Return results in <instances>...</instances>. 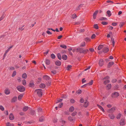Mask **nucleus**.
<instances>
[{
	"label": "nucleus",
	"instance_id": "60",
	"mask_svg": "<svg viewBox=\"0 0 126 126\" xmlns=\"http://www.w3.org/2000/svg\"><path fill=\"white\" fill-rule=\"evenodd\" d=\"M68 119L70 121H72L73 120L72 117L71 116L69 117H68Z\"/></svg>",
	"mask_w": 126,
	"mask_h": 126
},
{
	"label": "nucleus",
	"instance_id": "22",
	"mask_svg": "<svg viewBox=\"0 0 126 126\" xmlns=\"http://www.w3.org/2000/svg\"><path fill=\"white\" fill-rule=\"evenodd\" d=\"M107 13L109 17H110L111 15V12L109 10H108L107 12Z\"/></svg>",
	"mask_w": 126,
	"mask_h": 126
},
{
	"label": "nucleus",
	"instance_id": "37",
	"mask_svg": "<svg viewBox=\"0 0 126 126\" xmlns=\"http://www.w3.org/2000/svg\"><path fill=\"white\" fill-rule=\"evenodd\" d=\"M114 63L113 62H110L108 64V67H110V65H112L114 64Z\"/></svg>",
	"mask_w": 126,
	"mask_h": 126
},
{
	"label": "nucleus",
	"instance_id": "26",
	"mask_svg": "<svg viewBox=\"0 0 126 126\" xmlns=\"http://www.w3.org/2000/svg\"><path fill=\"white\" fill-rule=\"evenodd\" d=\"M29 109V107L28 106H25L23 109V110L24 111H26L28 110Z\"/></svg>",
	"mask_w": 126,
	"mask_h": 126
},
{
	"label": "nucleus",
	"instance_id": "33",
	"mask_svg": "<svg viewBox=\"0 0 126 126\" xmlns=\"http://www.w3.org/2000/svg\"><path fill=\"white\" fill-rule=\"evenodd\" d=\"M60 47L64 49H66L67 48L66 46L64 45H60Z\"/></svg>",
	"mask_w": 126,
	"mask_h": 126
},
{
	"label": "nucleus",
	"instance_id": "55",
	"mask_svg": "<svg viewBox=\"0 0 126 126\" xmlns=\"http://www.w3.org/2000/svg\"><path fill=\"white\" fill-rule=\"evenodd\" d=\"M124 25V23L123 22H121L120 23L119 25V26L120 28L122 27L123 25Z\"/></svg>",
	"mask_w": 126,
	"mask_h": 126
},
{
	"label": "nucleus",
	"instance_id": "41",
	"mask_svg": "<svg viewBox=\"0 0 126 126\" xmlns=\"http://www.w3.org/2000/svg\"><path fill=\"white\" fill-rule=\"evenodd\" d=\"M51 57L52 59H54L55 58V55L53 54H52L51 55Z\"/></svg>",
	"mask_w": 126,
	"mask_h": 126
},
{
	"label": "nucleus",
	"instance_id": "27",
	"mask_svg": "<svg viewBox=\"0 0 126 126\" xmlns=\"http://www.w3.org/2000/svg\"><path fill=\"white\" fill-rule=\"evenodd\" d=\"M46 63L47 65H49L50 63V61L48 59H46Z\"/></svg>",
	"mask_w": 126,
	"mask_h": 126
},
{
	"label": "nucleus",
	"instance_id": "58",
	"mask_svg": "<svg viewBox=\"0 0 126 126\" xmlns=\"http://www.w3.org/2000/svg\"><path fill=\"white\" fill-rule=\"evenodd\" d=\"M34 84L33 83H30V86L31 87H32L33 86Z\"/></svg>",
	"mask_w": 126,
	"mask_h": 126
},
{
	"label": "nucleus",
	"instance_id": "50",
	"mask_svg": "<svg viewBox=\"0 0 126 126\" xmlns=\"http://www.w3.org/2000/svg\"><path fill=\"white\" fill-rule=\"evenodd\" d=\"M16 72L15 71H14L13 72L12 75V77H14L16 75Z\"/></svg>",
	"mask_w": 126,
	"mask_h": 126
},
{
	"label": "nucleus",
	"instance_id": "61",
	"mask_svg": "<svg viewBox=\"0 0 126 126\" xmlns=\"http://www.w3.org/2000/svg\"><path fill=\"white\" fill-rule=\"evenodd\" d=\"M90 51L91 52H93L94 51V49L93 48H90L89 49Z\"/></svg>",
	"mask_w": 126,
	"mask_h": 126
},
{
	"label": "nucleus",
	"instance_id": "31",
	"mask_svg": "<svg viewBox=\"0 0 126 126\" xmlns=\"http://www.w3.org/2000/svg\"><path fill=\"white\" fill-rule=\"evenodd\" d=\"M57 57L59 59L61 60V54L60 53H58L57 54Z\"/></svg>",
	"mask_w": 126,
	"mask_h": 126
},
{
	"label": "nucleus",
	"instance_id": "48",
	"mask_svg": "<svg viewBox=\"0 0 126 126\" xmlns=\"http://www.w3.org/2000/svg\"><path fill=\"white\" fill-rule=\"evenodd\" d=\"M96 37V35L95 34H93L91 36L92 39H94Z\"/></svg>",
	"mask_w": 126,
	"mask_h": 126
},
{
	"label": "nucleus",
	"instance_id": "2",
	"mask_svg": "<svg viewBox=\"0 0 126 126\" xmlns=\"http://www.w3.org/2000/svg\"><path fill=\"white\" fill-rule=\"evenodd\" d=\"M110 77L108 76H106L104 78H103L102 80H104V83L105 84H106L109 83L110 82V81L109 80Z\"/></svg>",
	"mask_w": 126,
	"mask_h": 126
},
{
	"label": "nucleus",
	"instance_id": "52",
	"mask_svg": "<svg viewBox=\"0 0 126 126\" xmlns=\"http://www.w3.org/2000/svg\"><path fill=\"white\" fill-rule=\"evenodd\" d=\"M111 86V84H108L107 85V87L109 89H110Z\"/></svg>",
	"mask_w": 126,
	"mask_h": 126
},
{
	"label": "nucleus",
	"instance_id": "25",
	"mask_svg": "<svg viewBox=\"0 0 126 126\" xmlns=\"http://www.w3.org/2000/svg\"><path fill=\"white\" fill-rule=\"evenodd\" d=\"M27 74L25 73H24L23 74L22 76V77L23 78L25 79L27 78Z\"/></svg>",
	"mask_w": 126,
	"mask_h": 126
},
{
	"label": "nucleus",
	"instance_id": "13",
	"mask_svg": "<svg viewBox=\"0 0 126 126\" xmlns=\"http://www.w3.org/2000/svg\"><path fill=\"white\" fill-rule=\"evenodd\" d=\"M63 104L62 103H59V105L58 107H56V109L57 110V108H61L63 106Z\"/></svg>",
	"mask_w": 126,
	"mask_h": 126
},
{
	"label": "nucleus",
	"instance_id": "15",
	"mask_svg": "<svg viewBox=\"0 0 126 126\" xmlns=\"http://www.w3.org/2000/svg\"><path fill=\"white\" fill-rule=\"evenodd\" d=\"M74 110V107L73 106H71L69 108V111L70 112H72Z\"/></svg>",
	"mask_w": 126,
	"mask_h": 126
},
{
	"label": "nucleus",
	"instance_id": "56",
	"mask_svg": "<svg viewBox=\"0 0 126 126\" xmlns=\"http://www.w3.org/2000/svg\"><path fill=\"white\" fill-rule=\"evenodd\" d=\"M10 50V48H8V49L6 50L5 51V53L4 54V56H5V55Z\"/></svg>",
	"mask_w": 126,
	"mask_h": 126
},
{
	"label": "nucleus",
	"instance_id": "63",
	"mask_svg": "<svg viewBox=\"0 0 126 126\" xmlns=\"http://www.w3.org/2000/svg\"><path fill=\"white\" fill-rule=\"evenodd\" d=\"M63 36L62 35H60L57 38L58 39H60Z\"/></svg>",
	"mask_w": 126,
	"mask_h": 126
},
{
	"label": "nucleus",
	"instance_id": "40",
	"mask_svg": "<svg viewBox=\"0 0 126 126\" xmlns=\"http://www.w3.org/2000/svg\"><path fill=\"white\" fill-rule=\"evenodd\" d=\"M77 16L75 14H73L72 16V17L73 19H74L77 17Z\"/></svg>",
	"mask_w": 126,
	"mask_h": 126
},
{
	"label": "nucleus",
	"instance_id": "32",
	"mask_svg": "<svg viewBox=\"0 0 126 126\" xmlns=\"http://www.w3.org/2000/svg\"><path fill=\"white\" fill-rule=\"evenodd\" d=\"M121 115H122L120 113L118 114L116 117V118L117 119H120V118L121 117Z\"/></svg>",
	"mask_w": 126,
	"mask_h": 126
},
{
	"label": "nucleus",
	"instance_id": "43",
	"mask_svg": "<svg viewBox=\"0 0 126 126\" xmlns=\"http://www.w3.org/2000/svg\"><path fill=\"white\" fill-rule=\"evenodd\" d=\"M101 24L103 25H105L108 24V22L105 21H102L101 22Z\"/></svg>",
	"mask_w": 126,
	"mask_h": 126
},
{
	"label": "nucleus",
	"instance_id": "20",
	"mask_svg": "<svg viewBox=\"0 0 126 126\" xmlns=\"http://www.w3.org/2000/svg\"><path fill=\"white\" fill-rule=\"evenodd\" d=\"M89 105V102L86 101L85 102L84 104V106L85 107H87Z\"/></svg>",
	"mask_w": 126,
	"mask_h": 126
},
{
	"label": "nucleus",
	"instance_id": "5",
	"mask_svg": "<svg viewBox=\"0 0 126 126\" xmlns=\"http://www.w3.org/2000/svg\"><path fill=\"white\" fill-rule=\"evenodd\" d=\"M120 124L122 126H124L125 124V119L124 118H122L120 122Z\"/></svg>",
	"mask_w": 126,
	"mask_h": 126
},
{
	"label": "nucleus",
	"instance_id": "11",
	"mask_svg": "<svg viewBox=\"0 0 126 126\" xmlns=\"http://www.w3.org/2000/svg\"><path fill=\"white\" fill-rule=\"evenodd\" d=\"M9 118L11 120H13L14 119V117L12 113H11L9 115Z\"/></svg>",
	"mask_w": 126,
	"mask_h": 126
},
{
	"label": "nucleus",
	"instance_id": "14",
	"mask_svg": "<svg viewBox=\"0 0 126 126\" xmlns=\"http://www.w3.org/2000/svg\"><path fill=\"white\" fill-rule=\"evenodd\" d=\"M103 45H99L98 47V50H100L101 49L103 48Z\"/></svg>",
	"mask_w": 126,
	"mask_h": 126
},
{
	"label": "nucleus",
	"instance_id": "19",
	"mask_svg": "<svg viewBox=\"0 0 126 126\" xmlns=\"http://www.w3.org/2000/svg\"><path fill=\"white\" fill-rule=\"evenodd\" d=\"M23 95V94H21L19 95L18 97V100H20L22 97Z\"/></svg>",
	"mask_w": 126,
	"mask_h": 126
},
{
	"label": "nucleus",
	"instance_id": "47",
	"mask_svg": "<svg viewBox=\"0 0 126 126\" xmlns=\"http://www.w3.org/2000/svg\"><path fill=\"white\" fill-rule=\"evenodd\" d=\"M75 100L73 99H71L70 100V102L72 103H74L75 102Z\"/></svg>",
	"mask_w": 126,
	"mask_h": 126
},
{
	"label": "nucleus",
	"instance_id": "64",
	"mask_svg": "<svg viewBox=\"0 0 126 126\" xmlns=\"http://www.w3.org/2000/svg\"><path fill=\"white\" fill-rule=\"evenodd\" d=\"M15 69V68L12 67H11L10 68V70H13Z\"/></svg>",
	"mask_w": 126,
	"mask_h": 126
},
{
	"label": "nucleus",
	"instance_id": "29",
	"mask_svg": "<svg viewBox=\"0 0 126 126\" xmlns=\"http://www.w3.org/2000/svg\"><path fill=\"white\" fill-rule=\"evenodd\" d=\"M94 27L96 29H98L99 28V27L97 24H95L94 25Z\"/></svg>",
	"mask_w": 126,
	"mask_h": 126
},
{
	"label": "nucleus",
	"instance_id": "53",
	"mask_svg": "<svg viewBox=\"0 0 126 126\" xmlns=\"http://www.w3.org/2000/svg\"><path fill=\"white\" fill-rule=\"evenodd\" d=\"M107 18L106 17H103L101 18V19H100L101 20H107Z\"/></svg>",
	"mask_w": 126,
	"mask_h": 126
},
{
	"label": "nucleus",
	"instance_id": "51",
	"mask_svg": "<svg viewBox=\"0 0 126 126\" xmlns=\"http://www.w3.org/2000/svg\"><path fill=\"white\" fill-rule=\"evenodd\" d=\"M0 109L2 111H3L4 110V108L2 106H0Z\"/></svg>",
	"mask_w": 126,
	"mask_h": 126
},
{
	"label": "nucleus",
	"instance_id": "44",
	"mask_svg": "<svg viewBox=\"0 0 126 126\" xmlns=\"http://www.w3.org/2000/svg\"><path fill=\"white\" fill-rule=\"evenodd\" d=\"M72 67V66L71 65H68L67 66V70H69Z\"/></svg>",
	"mask_w": 126,
	"mask_h": 126
},
{
	"label": "nucleus",
	"instance_id": "45",
	"mask_svg": "<svg viewBox=\"0 0 126 126\" xmlns=\"http://www.w3.org/2000/svg\"><path fill=\"white\" fill-rule=\"evenodd\" d=\"M31 114L32 115H33L35 114V112L34 110H32L31 111Z\"/></svg>",
	"mask_w": 126,
	"mask_h": 126
},
{
	"label": "nucleus",
	"instance_id": "49",
	"mask_svg": "<svg viewBox=\"0 0 126 126\" xmlns=\"http://www.w3.org/2000/svg\"><path fill=\"white\" fill-rule=\"evenodd\" d=\"M22 83L23 85H25L26 83V81L25 80H23L22 81Z\"/></svg>",
	"mask_w": 126,
	"mask_h": 126
},
{
	"label": "nucleus",
	"instance_id": "4",
	"mask_svg": "<svg viewBox=\"0 0 126 126\" xmlns=\"http://www.w3.org/2000/svg\"><path fill=\"white\" fill-rule=\"evenodd\" d=\"M119 94L117 92L113 93L112 95V96L113 98L117 97L119 96Z\"/></svg>",
	"mask_w": 126,
	"mask_h": 126
},
{
	"label": "nucleus",
	"instance_id": "24",
	"mask_svg": "<svg viewBox=\"0 0 126 126\" xmlns=\"http://www.w3.org/2000/svg\"><path fill=\"white\" fill-rule=\"evenodd\" d=\"M109 117H110V118L111 119H113L115 118V116L114 115L112 114H111L110 115H109Z\"/></svg>",
	"mask_w": 126,
	"mask_h": 126
},
{
	"label": "nucleus",
	"instance_id": "59",
	"mask_svg": "<svg viewBox=\"0 0 126 126\" xmlns=\"http://www.w3.org/2000/svg\"><path fill=\"white\" fill-rule=\"evenodd\" d=\"M117 24V23H112V25L113 26H116Z\"/></svg>",
	"mask_w": 126,
	"mask_h": 126
},
{
	"label": "nucleus",
	"instance_id": "57",
	"mask_svg": "<svg viewBox=\"0 0 126 126\" xmlns=\"http://www.w3.org/2000/svg\"><path fill=\"white\" fill-rule=\"evenodd\" d=\"M80 102L81 103H83L84 101V99L82 98H81L80 101Z\"/></svg>",
	"mask_w": 126,
	"mask_h": 126
},
{
	"label": "nucleus",
	"instance_id": "17",
	"mask_svg": "<svg viewBox=\"0 0 126 126\" xmlns=\"http://www.w3.org/2000/svg\"><path fill=\"white\" fill-rule=\"evenodd\" d=\"M97 106L103 112H104L105 110L102 106L98 105H97Z\"/></svg>",
	"mask_w": 126,
	"mask_h": 126
},
{
	"label": "nucleus",
	"instance_id": "42",
	"mask_svg": "<svg viewBox=\"0 0 126 126\" xmlns=\"http://www.w3.org/2000/svg\"><path fill=\"white\" fill-rule=\"evenodd\" d=\"M82 91L80 90H78L77 92L76 93H77L79 94H80L81 93Z\"/></svg>",
	"mask_w": 126,
	"mask_h": 126
},
{
	"label": "nucleus",
	"instance_id": "46",
	"mask_svg": "<svg viewBox=\"0 0 126 126\" xmlns=\"http://www.w3.org/2000/svg\"><path fill=\"white\" fill-rule=\"evenodd\" d=\"M112 32H109V34H108L107 35V37H108V38H109L110 37V35H111L112 34Z\"/></svg>",
	"mask_w": 126,
	"mask_h": 126
},
{
	"label": "nucleus",
	"instance_id": "28",
	"mask_svg": "<svg viewBox=\"0 0 126 126\" xmlns=\"http://www.w3.org/2000/svg\"><path fill=\"white\" fill-rule=\"evenodd\" d=\"M93 80H91L90 82H89L87 84H85V85H91L93 84Z\"/></svg>",
	"mask_w": 126,
	"mask_h": 126
},
{
	"label": "nucleus",
	"instance_id": "36",
	"mask_svg": "<svg viewBox=\"0 0 126 126\" xmlns=\"http://www.w3.org/2000/svg\"><path fill=\"white\" fill-rule=\"evenodd\" d=\"M85 41L86 42H90L91 39L90 38L87 37L85 39Z\"/></svg>",
	"mask_w": 126,
	"mask_h": 126
},
{
	"label": "nucleus",
	"instance_id": "54",
	"mask_svg": "<svg viewBox=\"0 0 126 126\" xmlns=\"http://www.w3.org/2000/svg\"><path fill=\"white\" fill-rule=\"evenodd\" d=\"M77 113L76 112H74L72 113V115L73 116H74L76 115Z\"/></svg>",
	"mask_w": 126,
	"mask_h": 126
},
{
	"label": "nucleus",
	"instance_id": "62",
	"mask_svg": "<svg viewBox=\"0 0 126 126\" xmlns=\"http://www.w3.org/2000/svg\"><path fill=\"white\" fill-rule=\"evenodd\" d=\"M47 33L49 35H51L52 34L51 32H50L49 31H47Z\"/></svg>",
	"mask_w": 126,
	"mask_h": 126
},
{
	"label": "nucleus",
	"instance_id": "9",
	"mask_svg": "<svg viewBox=\"0 0 126 126\" xmlns=\"http://www.w3.org/2000/svg\"><path fill=\"white\" fill-rule=\"evenodd\" d=\"M109 49L107 47H104L103 49V52L104 53H107L109 51Z\"/></svg>",
	"mask_w": 126,
	"mask_h": 126
},
{
	"label": "nucleus",
	"instance_id": "21",
	"mask_svg": "<svg viewBox=\"0 0 126 126\" xmlns=\"http://www.w3.org/2000/svg\"><path fill=\"white\" fill-rule=\"evenodd\" d=\"M62 58L63 60H66L67 59V56L66 55H64L62 56Z\"/></svg>",
	"mask_w": 126,
	"mask_h": 126
},
{
	"label": "nucleus",
	"instance_id": "38",
	"mask_svg": "<svg viewBox=\"0 0 126 126\" xmlns=\"http://www.w3.org/2000/svg\"><path fill=\"white\" fill-rule=\"evenodd\" d=\"M85 43L84 42H82L80 46L81 47H83L85 46Z\"/></svg>",
	"mask_w": 126,
	"mask_h": 126
},
{
	"label": "nucleus",
	"instance_id": "34",
	"mask_svg": "<svg viewBox=\"0 0 126 126\" xmlns=\"http://www.w3.org/2000/svg\"><path fill=\"white\" fill-rule=\"evenodd\" d=\"M6 125L7 126H13V124H11L10 123L8 122L6 123Z\"/></svg>",
	"mask_w": 126,
	"mask_h": 126
},
{
	"label": "nucleus",
	"instance_id": "8",
	"mask_svg": "<svg viewBox=\"0 0 126 126\" xmlns=\"http://www.w3.org/2000/svg\"><path fill=\"white\" fill-rule=\"evenodd\" d=\"M88 51V49H86L85 50H83L82 49L81 50L80 52V53H87Z\"/></svg>",
	"mask_w": 126,
	"mask_h": 126
},
{
	"label": "nucleus",
	"instance_id": "6",
	"mask_svg": "<svg viewBox=\"0 0 126 126\" xmlns=\"http://www.w3.org/2000/svg\"><path fill=\"white\" fill-rule=\"evenodd\" d=\"M115 107H113L111 109L108 110V112L109 113H112L115 110Z\"/></svg>",
	"mask_w": 126,
	"mask_h": 126
},
{
	"label": "nucleus",
	"instance_id": "1",
	"mask_svg": "<svg viewBox=\"0 0 126 126\" xmlns=\"http://www.w3.org/2000/svg\"><path fill=\"white\" fill-rule=\"evenodd\" d=\"M34 92L38 96L40 97L42 96L43 91L41 89H38L35 90Z\"/></svg>",
	"mask_w": 126,
	"mask_h": 126
},
{
	"label": "nucleus",
	"instance_id": "3",
	"mask_svg": "<svg viewBox=\"0 0 126 126\" xmlns=\"http://www.w3.org/2000/svg\"><path fill=\"white\" fill-rule=\"evenodd\" d=\"M17 89L20 92H23L25 89L24 87L21 86H18L16 87Z\"/></svg>",
	"mask_w": 126,
	"mask_h": 126
},
{
	"label": "nucleus",
	"instance_id": "30",
	"mask_svg": "<svg viewBox=\"0 0 126 126\" xmlns=\"http://www.w3.org/2000/svg\"><path fill=\"white\" fill-rule=\"evenodd\" d=\"M17 98V97L16 96L14 97V98L12 99V102H15Z\"/></svg>",
	"mask_w": 126,
	"mask_h": 126
},
{
	"label": "nucleus",
	"instance_id": "18",
	"mask_svg": "<svg viewBox=\"0 0 126 126\" xmlns=\"http://www.w3.org/2000/svg\"><path fill=\"white\" fill-rule=\"evenodd\" d=\"M43 78L44 79L46 80H49V77L47 75L44 76Z\"/></svg>",
	"mask_w": 126,
	"mask_h": 126
},
{
	"label": "nucleus",
	"instance_id": "16",
	"mask_svg": "<svg viewBox=\"0 0 126 126\" xmlns=\"http://www.w3.org/2000/svg\"><path fill=\"white\" fill-rule=\"evenodd\" d=\"M61 63L60 61H57L56 62V65L60 66L61 65Z\"/></svg>",
	"mask_w": 126,
	"mask_h": 126
},
{
	"label": "nucleus",
	"instance_id": "23",
	"mask_svg": "<svg viewBox=\"0 0 126 126\" xmlns=\"http://www.w3.org/2000/svg\"><path fill=\"white\" fill-rule=\"evenodd\" d=\"M40 87L42 88H44L45 87V85L43 83L41 84L39 86Z\"/></svg>",
	"mask_w": 126,
	"mask_h": 126
},
{
	"label": "nucleus",
	"instance_id": "7",
	"mask_svg": "<svg viewBox=\"0 0 126 126\" xmlns=\"http://www.w3.org/2000/svg\"><path fill=\"white\" fill-rule=\"evenodd\" d=\"M4 93L6 95L9 94L10 93V91L8 89L6 88L4 90Z\"/></svg>",
	"mask_w": 126,
	"mask_h": 126
},
{
	"label": "nucleus",
	"instance_id": "12",
	"mask_svg": "<svg viewBox=\"0 0 126 126\" xmlns=\"http://www.w3.org/2000/svg\"><path fill=\"white\" fill-rule=\"evenodd\" d=\"M98 13V11H96L94 13L93 16V18L94 19H95L96 18V16Z\"/></svg>",
	"mask_w": 126,
	"mask_h": 126
},
{
	"label": "nucleus",
	"instance_id": "10",
	"mask_svg": "<svg viewBox=\"0 0 126 126\" xmlns=\"http://www.w3.org/2000/svg\"><path fill=\"white\" fill-rule=\"evenodd\" d=\"M104 63L103 60L102 59H101L99 61V64L100 66H102L103 65Z\"/></svg>",
	"mask_w": 126,
	"mask_h": 126
},
{
	"label": "nucleus",
	"instance_id": "39",
	"mask_svg": "<svg viewBox=\"0 0 126 126\" xmlns=\"http://www.w3.org/2000/svg\"><path fill=\"white\" fill-rule=\"evenodd\" d=\"M83 5H81V4L80 5H79L78 7H77V9H76V10H79L80 9V8L82 7V6H83Z\"/></svg>",
	"mask_w": 126,
	"mask_h": 126
},
{
	"label": "nucleus",
	"instance_id": "35",
	"mask_svg": "<svg viewBox=\"0 0 126 126\" xmlns=\"http://www.w3.org/2000/svg\"><path fill=\"white\" fill-rule=\"evenodd\" d=\"M39 121L40 122H43L44 121V118L43 117H40L39 118Z\"/></svg>",
	"mask_w": 126,
	"mask_h": 126
}]
</instances>
